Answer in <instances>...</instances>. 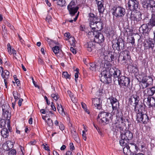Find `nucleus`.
Masks as SVG:
<instances>
[{"mask_svg": "<svg viewBox=\"0 0 155 155\" xmlns=\"http://www.w3.org/2000/svg\"><path fill=\"white\" fill-rule=\"evenodd\" d=\"M111 65H109L108 68H106L105 70L103 71L101 73V80L102 82L106 84L111 83L112 79L111 76H113L114 79H117L118 83L120 87L123 86L128 87L130 82V79L129 78L125 76H120V71L115 68H110L109 70V75L108 72L109 68Z\"/></svg>", "mask_w": 155, "mask_h": 155, "instance_id": "1", "label": "nucleus"}, {"mask_svg": "<svg viewBox=\"0 0 155 155\" xmlns=\"http://www.w3.org/2000/svg\"><path fill=\"white\" fill-rule=\"evenodd\" d=\"M116 128L120 133V140L119 142L121 146H125L129 143L130 140L132 138L133 134L130 131L125 130L124 127L121 126L118 122L115 124Z\"/></svg>", "mask_w": 155, "mask_h": 155, "instance_id": "2", "label": "nucleus"}, {"mask_svg": "<svg viewBox=\"0 0 155 155\" xmlns=\"http://www.w3.org/2000/svg\"><path fill=\"white\" fill-rule=\"evenodd\" d=\"M123 148L124 155H134V153L138 151L139 148L137 145L134 143H127Z\"/></svg>", "mask_w": 155, "mask_h": 155, "instance_id": "3", "label": "nucleus"}, {"mask_svg": "<svg viewBox=\"0 0 155 155\" xmlns=\"http://www.w3.org/2000/svg\"><path fill=\"white\" fill-rule=\"evenodd\" d=\"M142 7L146 10H150L152 12H155V1L153 0H141Z\"/></svg>", "mask_w": 155, "mask_h": 155, "instance_id": "4", "label": "nucleus"}, {"mask_svg": "<svg viewBox=\"0 0 155 155\" xmlns=\"http://www.w3.org/2000/svg\"><path fill=\"white\" fill-rule=\"evenodd\" d=\"M139 100L140 97L137 94L132 95L129 99L128 103L130 105H132L133 104H134V110L135 112L139 111V110L137 108Z\"/></svg>", "mask_w": 155, "mask_h": 155, "instance_id": "5", "label": "nucleus"}, {"mask_svg": "<svg viewBox=\"0 0 155 155\" xmlns=\"http://www.w3.org/2000/svg\"><path fill=\"white\" fill-rule=\"evenodd\" d=\"M107 102L110 103L114 112H118V109L119 108V103L118 101L113 97L111 96L107 99Z\"/></svg>", "mask_w": 155, "mask_h": 155, "instance_id": "6", "label": "nucleus"}, {"mask_svg": "<svg viewBox=\"0 0 155 155\" xmlns=\"http://www.w3.org/2000/svg\"><path fill=\"white\" fill-rule=\"evenodd\" d=\"M113 10V15L117 18L123 17L126 13L125 8L120 6L114 7Z\"/></svg>", "mask_w": 155, "mask_h": 155, "instance_id": "7", "label": "nucleus"}, {"mask_svg": "<svg viewBox=\"0 0 155 155\" xmlns=\"http://www.w3.org/2000/svg\"><path fill=\"white\" fill-rule=\"evenodd\" d=\"M110 116L111 115L109 113L102 111L99 114L97 120H101V123L107 124L109 121Z\"/></svg>", "mask_w": 155, "mask_h": 155, "instance_id": "8", "label": "nucleus"}, {"mask_svg": "<svg viewBox=\"0 0 155 155\" xmlns=\"http://www.w3.org/2000/svg\"><path fill=\"white\" fill-rule=\"evenodd\" d=\"M115 40L114 42H113L112 48L114 50H117L118 51H120L124 49V42L122 39H118L117 40L116 42Z\"/></svg>", "mask_w": 155, "mask_h": 155, "instance_id": "9", "label": "nucleus"}, {"mask_svg": "<svg viewBox=\"0 0 155 155\" xmlns=\"http://www.w3.org/2000/svg\"><path fill=\"white\" fill-rule=\"evenodd\" d=\"M128 8L130 11H137L139 8V3L137 0H128L127 2Z\"/></svg>", "mask_w": 155, "mask_h": 155, "instance_id": "10", "label": "nucleus"}, {"mask_svg": "<svg viewBox=\"0 0 155 155\" xmlns=\"http://www.w3.org/2000/svg\"><path fill=\"white\" fill-rule=\"evenodd\" d=\"M67 8L70 14L72 16L74 15L77 12L79 7L76 6L74 1H71L68 5Z\"/></svg>", "mask_w": 155, "mask_h": 155, "instance_id": "11", "label": "nucleus"}, {"mask_svg": "<svg viewBox=\"0 0 155 155\" xmlns=\"http://www.w3.org/2000/svg\"><path fill=\"white\" fill-rule=\"evenodd\" d=\"M130 52L127 51L121 52L119 56L118 60L121 61H124V63H126L127 61L130 60Z\"/></svg>", "mask_w": 155, "mask_h": 155, "instance_id": "12", "label": "nucleus"}, {"mask_svg": "<svg viewBox=\"0 0 155 155\" xmlns=\"http://www.w3.org/2000/svg\"><path fill=\"white\" fill-rule=\"evenodd\" d=\"M92 34L94 37V41L99 43H101L104 41V38L103 35L98 31H93Z\"/></svg>", "mask_w": 155, "mask_h": 155, "instance_id": "13", "label": "nucleus"}, {"mask_svg": "<svg viewBox=\"0 0 155 155\" xmlns=\"http://www.w3.org/2000/svg\"><path fill=\"white\" fill-rule=\"evenodd\" d=\"M10 111H4L2 112V117L5 119L7 121V127L8 128L9 131H11L12 128L10 127V120L11 117Z\"/></svg>", "mask_w": 155, "mask_h": 155, "instance_id": "14", "label": "nucleus"}, {"mask_svg": "<svg viewBox=\"0 0 155 155\" xmlns=\"http://www.w3.org/2000/svg\"><path fill=\"white\" fill-rule=\"evenodd\" d=\"M144 101L146 103L149 107H155V98L153 97H148L145 98Z\"/></svg>", "mask_w": 155, "mask_h": 155, "instance_id": "15", "label": "nucleus"}, {"mask_svg": "<svg viewBox=\"0 0 155 155\" xmlns=\"http://www.w3.org/2000/svg\"><path fill=\"white\" fill-rule=\"evenodd\" d=\"M155 92V87H153L151 88H147L144 91V97H151L153 96Z\"/></svg>", "mask_w": 155, "mask_h": 155, "instance_id": "16", "label": "nucleus"}, {"mask_svg": "<svg viewBox=\"0 0 155 155\" xmlns=\"http://www.w3.org/2000/svg\"><path fill=\"white\" fill-rule=\"evenodd\" d=\"M139 29L142 31V33L144 35L148 34L151 28L148 27L147 24H142Z\"/></svg>", "mask_w": 155, "mask_h": 155, "instance_id": "17", "label": "nucleus"}, {"mask_svg": "<svg viewBox=\"0 0 155 155\" xmlns=\"http://www.w3.org/2000/svg\"><path fill=\"white\" fill-rule=\"evenodd\" d=\"M96 4H97L98 9L100 13H103L104 11V1L103 0H95Z\"/></svg>", "mask_w": 155, "mask_h": 155, "instance_id": "18", "label": "nucleus"}, {"mask_svg": "<svg viewBox=\"0 0 155 155\" xmlns=\"http://www.w3.org/2000/svg\"><path fill=\"white\" fill-rule=\"evenodd\" d=\"M100 100V98H96L92 100V106L94 108L96 107L98 109H100L101 108Z\"/></svg>", "mask_w": 155, "mask_h": 155, "instance_id": "19", "label": "nucleus"}, {"mask_svg": "<svg viewBox=\"0 0 155 155\" xmlns=\"http://www.w3.org/2000/svg\"><path fill=\"white\" fill-rule=\"evenodd\" d=\"M9 131L10 132L8 128L7 129V127L2 129L1 131L2 136L4 138H8L9 135ZM11 131V130L10 132Z\"/></svg>", "mask_w": 155, "mask_h": 155, "instance_id": "20", "label": "nucleus"}, {"mask_svg": "<svg viewBox=\"0 0 155 155\" xmlns=\"http://www.w3.org/2000/svg\"><path fill=\"white\" fill-rule=\"evenodd\" d=\"M99 21H96V31H98L102 30L103 26V23L100 21L101 19L99 20Z\"/></svg>", "mask_w": 155, "mask_h": 155, "instance_id": "21", "label": "nucleus"}, {"mask_svg": "<svg viewBox=\"0 0 155 155\" xmlns=\"http://www.w3.org/2000/svg\"><path fill=\"white\" fill-rule=\"evenodd\" d=\"M95 43L92 41L88 42L87 45V50L91 52L94 47Z\"/></svg>", "mask_w": 155, "mask_h": 155, "instance_id": "22", "label": "nucleus"}, {"mask_svg": "<svg viewBox=\"0 0 155 155\" xmlns=\"http://www.w3.org/2000/svg\"><path fill=\"white\" fill-rule=\"evenodd\" d=\"M112 53V52H109L105 57V59L109 62L112 61L114 59V55Z\"/></svg>", "mask_w": 155, "mask_h": 155, "instance_id": "23", "label": "nucleus"}, {"mask_svg": "<svg viewBox=\"0 0 155 155\" xmlns=\"http://www.w3.org/2000/svg\"><path fill=\"white\" fill-rule=\"evenodd\" d=\"M148 24L152 27L155 26V14H152L151 19Z\"/></svg>", "mask_w": 155, "mask_h": 155, "instance_id": "24", "label": "nucleus"}, {"mask_svg": "<svg viewBox=\"0 0 155 155\" xmlns=\"http://www.w3.org/2000/svg\"><path fill=\"white\" fill-rule=\"evenodd\" d=\"M96 21H92V20H91L89 24L90 26V27L91 28L92 30H93L92 31H91V32H90V33H92L93 31H95L94 30L96 29Z\"/></svg>", "mask_w": 155, "mask_h": 155, "instance_id": "25", "label": "nucleus"}, {"mask_svg": "<svg viewBox=\"0 0 155 155\" xmlns=\"http://www.w3.org/2000/svg\"><path fill=\"white\" fill-rule=\"evenodd\" d=\"M9 74V72L6 70H5L4 71L3 70H2L1 76L3 78L8 79Z\"/></svg>", "mask_w": 155, "mask_h": 155, "instance_id": "26", "label": "nucleus"}, {"mask_svg": "<svg viewBox=\"0 0 155 155\" xmlns=\"http://www.w3.org/2000/svg\"><path fill=\"white\" fill-rule=\"evenodd\" d=\"M6 143L7 144V148L6 149V150L9 151L13 148V143L11 141L8 140L7 141Z\"/></svg>", "mask_w": 155, "mask_h": 155, "instance_id": "27", "label": "nucleus"}, {"mask_svg": "<svg viewBox=\"0 0 155 155\" xmlns=\"http://www.w3.org/2000/svg\"><path fill=\"white\" fill-rule=\"evenodd\" d=\"M140 112H137V120L139 122L142 123L143 112L142 111Z\"/></svg>", "mask_w": 155, "mask_h": 155, "instance_id": "28", "label": "nucleus"}, {"mask_svg": "<svg viewBox=\"0 0 155 155\" xmlns=\"http://www.w3.org/2000/svg\"><path fill=\"white\" fill-rule=\"evenodd\" d=\"M147 45L146 46V48L148 49H151L152 50L153 49L154 44L153 42L149 40L147 41Z\"/></svg>", "mask_w": 155, "mask_h": 155, "instance_id": "29", "label": "nucleus"}, {"mask_svg": "<svg viewBox=\"0 0 155 155\" xmlns=\"http://www.w3.org/2000/svg\"><path fill=\"white\" fill-rule=\"evenodd\" d=\"M90 69L93 71H95L96 70V68L98 67V65H97L95 63H91L89 64Z\"/></svg>", "mask_w": 155, "mask_h": 155, "instance_id": "30", "label": "nucleus"}, {"mask_svg": "<svg viewBox=\"0 0 155 155\" xmlns=\"http://www.w3.org/2000/svg\"><path fill=\"white\" fill-rule=\"evenodd\" d=\"M149 80L150 82L153 81V79L150 76H146L143 78L142 82L143 83H148V80Z\"/></svg>", "mask_w": 155, "mask_h": 155, "instance_id": "31", "label": "nucleus"}, {"mask_svg": "<svg viewBox=\"0 0 155 155\" xmlns=\"http://www.w3.org/2000/svg\"><path fill=\"white\" fill-rule=\"evenodd\" d=\"M2 111H10V108L9 106L7 104H3L2 106Z\"/></svg>", "mask_w": 155, "mask_h": 155, "instance_id": "32", "label": "nucleus"}, {"mask_svg": "<svg viewBox=\"0 0 155 155\" xmlns=\"http://www.w3.org/2000/svg\"><path fill=\"white\" fill-rule=\"evenodd\" d=\"M7 123L6 120H5L4 119H2L0 120V127L3 128H6V124Z\"/></svg>", "mask_w": 155, "mask_h": 155, "instance_id": "33", "label": "nucleus"}, {"mask_svg": "<svg viewBox=\"0 0 155 155\" xmlns=\"http://www.w3.org/2000/svg\"><path fill=\"white\" fill-rule=\"evenodd\" d=\"M13 94L15 100V101H16L18 99H20V94H18L17 91H13Z\"/></svg>", "mask_w": 155, "mask_h": 155, "instance_id": "34", "label": "nucleus"}, {"mask_svg": "<svg viewBox=\"0 0 155 155\" xmlns=\"http://www.w3.org/2000/svg\"><path fill=\"white\" fill-rule=\"evenodd\" d=\"M72 136L75 141H77L79 140L78 136V133L75 130H72L71 131Z\"/></svg>", "mask_w": 155, "mask_h": 155, "instance_id": "35", "label": "nucleus"}, {"mask_svg": "<svg viewBox=\"0 0 155 155\" xmlns=\"http://www.w3.org/2000/svg\"><path fill=\"white\" fill-rule=\"evenodd\" d=\"M142 115V123H145L147 122L148 121V117L146 114H143Z\"/></svg>", "mask_w": 155, "mask_h": 155, "instance_id": "36", "label": "nucleus"}, {"mask_svg": "<svg viewBox=\"0 0 155 155\" xmlns=\"http://www.w3.org/2000/svg\"><path fill=\"white\" fill-rule=\"evenodd\" d=\"M52 49L55 54H57L60 51L59 48L58 46H55L52 48Z\"/></svg>", "mask_w": 155, "mask_h": 155, "instance_id": "37", "label": "nucleus"}, {"mask_svg": "<svg viewBox=\"0 0 155 155\" xmlns=\"http://www.w3.org/2000/svg\"><path fill=\"white\" fill-rule=\"evenodd\" d=\"M60 108L58 110V111L59 113L61 114L62 116H64L65 115V113L64 112V109L62 107V106L60 104Z\"/></svg>", "mask_w": 155, "mask_h": 155, "instance_id": "38", "label": "nucleus"}, {"mask_svg": "<svg viewBox=\"0 0 155 155\" xmlns=\"http://www.w3.org/2000/svg\"><path fill=\"white\" fill-rule=\"evenodd\" d=\"M133 21H136V22H134V23L136 24H138V22H139L140 23H141L142 21V18L141 17H139V18H137V16L134 17L133 18Z\"/></svg>", "mask_w": 155, "mask_h": 155, "instance_id": "39", "label": "nucleus"}, {"mask_svg": "<svg viewBox=\"0 0 155 155\" xmlns=\"http://www.w3.org/2000/svg\"><path fill=\"white\" fill-rule=\"evenodd\" d=\"M70 35H70V33L69 32H68L64 34V36L65 37L67 38H66L67 40V39H68L69 38L70 39H71L72 40L73 42H74V38L73 37H69L70 36Z\"/></svg>", "mask_w": 155, "mask_h": 155, "instance_id": "40", "label": "nucleus"}, {"mask_svg": "<svg viewBox=\"0 0 155 155\" xmlns=\"http://www.w3.org/2000/svg\"><path fill=\"white\" fill-rule=\"evenodd\" d=\"M66 2L65 0H58L57 4L58 5L62 7L66 5Z\"/></svg>", "mask_w": 155, "mask_h": 155, "instance_id": "41", "label": "nucleus"}, {"mask_svg": "<svg viewBox=\"0 0 155 155\" xmlns=\"http://www.w3.org/2000/svg\"><path fill=\"white\" fill-rule=\"evenodd\" d=\"M17 152L16 150L15 149H11L8 152V155H16Z\"/></svg>", "mask_w": 155, "mask_h": 155, "instance_id": "42", "label": "nucleus"}, {"mask_svg": "<svg viewBox=\"0 0 155 155\" xmlns=\"http://www.w3.org/2000/svg\"><path fill=\"white\" fill-rule=\"evenodd\" d=\"M51 96L56 101L58 100L59 98V95L58 94L56 93L52 94L51 95Z\"/></svg>", "mask_w": 155, "mask_h": 155, "instance_id": "43", "label": "nucleus"}, {"mask_svg": "<svg viewBox=\"0 0 155 155\" xmlns=\"http://www.w3.org/2000/svg\"><path fill=\"white\" fill-rule=\"evenodd\" d=\"M79 70L77 68L75 71L76 72V73H75L74 77H75V81L76 82L77 81V78L78 77V73H79Z\"/></svg>", "mask_w": 155, "mask_h": 155, "instance_id": "44", "label": "nucleus"}, {"mask_svg": "<svg viewBox=\"0 0 155 155\" xmlns=\"http://www.w3.org/2000/svg\"><path fill=\"white\" fill-rule=\"evenodd\" d=\"M81 104L82 108L84 110L87 112L88 114L90 113V112L87 111L86 109V105L83 103H81Z\"/></svg>", "mask_w": 155, "mask_h": 155, "instance_id": "45", "label": "nucleus"}, {"mask_svg": "<svg viewBox=\"0 0 155 155\" xmlns=\"http://www.w3.org/2000/svg\"><path fill=\"white\" fill-rule=\"evenodd\" d=\"M62 75L64 76L66 78H70V77L69 75L67 72H63Z\"/></svg>", "mask_w": 155, "mask_h": 155, "instance_id": "46", "label": "nucleus"}, {"mask_svg": "<svg viewBox=\"0 0 155 155\" xmlns=\"http://www.w3.org/2000/svg\"><path fill=\"white\" fill-rule=\"evenodd\" d=\"M144 108L143 106V105L142 104H141L140 105L138 104V108H137V109L139 110V111H137L136 112V113H137L138 112H140V110H141V111H142V110H144Z\"/></svg>", "mask_w": 155, "mask_h": 155, "instance_id": "47", "label": "nucleus"}, {"mask_svg": "<svg viewBox=\"0 0 155 155\" xmlns=\"http://www.w3.org/2000/svg\"><path fill=\"white\" fill-rule=\"evenodd\" d=\"M7 46H8V52L10 54H12V51L11 50V49H12L9 43L8 44Z\"/></svg>", "mask_w": 155, "mask_h": 155, "instance_id": "48", "label": "nucleus"}, {"mask_svg": "<svg viewBox=\"0 0 155 155\" xmlns=\"http://www.w3.org/2000/svg\"><path fill=\"white\" fill-rule=\"evenodd\" d=\"M48 124L49 126H51L53 125L52 121L50 118H48L47 121Z\"/></svg>", "mask_w": 155, "mask_h": 155, "instance_id": "49", "label": "nucleus"}, {"mask_svg": "<svg viewBox=\"0 0 155 155\" xmlns=\"http://www.w3.org/2000/svg\"><path fill=\"white\" fill-rule=\"evenodd\" d=\"M51 17L49 15H48L46 18V21H48V22H50L51 21Z\"/></svg>", "mask_w": 155, "mask_h": 155, "instance_id": "50", "label": "nucleus"}, {"mask_svg": "<svg viewBox=\"0 0 155 155\" xmlns=\"http://www.w3.org/2000/svg\"><path fill=\"white\" fill-rule=\"evenodd\" d=\"M68 93L69 94V96L71 98V100L73 101L74 100H73V94L70 91H68Z\"/></svg>", "mask_w": 155, "mask_h": 155, "instance_id": "51", "label": "nucleus"}, {"mask_svg": "<svg viewBox=\"0 0 155 155\" xmlns=\"http://www.w3.org/2000/svg\"><path fill=\"white\" fill-rule=\"evenodd\" d=\"M143 84H142V88L144 89L148 86L149 84L148 83H143Z\"/></svg>", "mask_w": 155, "mask_h": 155, "instance_id": "52", "label": "nucleus"}, {"mask_svg": "<svg viewBox=\"0 0 155 155\" xmlns=\"http://www.w3.org/2000/svg\"><path fill=\"white\" fill-rule=\"evenodd\" d=\"M90 20H92V21H98V20H99L98 18V17L96 15L94 16V17L93 19H91Z\"/></svg>", "mask_w": 155, "mask_h": 155, "instance_id": "53", "label": "nucleus"}, {"mask_svg": "<svg viewBox=\"0 0 155 155\" xmlns=\"http://www.w3.org/2000/svg\"><path fill=\"white\" fill-rule=\"evenodd\" d=\"M130 41L129 42L133 44L135 43V39L133 37H132L130 38Z\"/></svg>", "mask_w": 155, "mask_h": 155, "instance_id": "54", "label": "nucleus"}, {"mask_svg": "<svg viewBox=\"0 0 155 155\" xmlns=\"http://www.w3.org/2000/svg\"><path fill=\"white\" fill-rule=\"evenodd\" d=\"M70 50L74 54H75L76 53V51L75 49L74 48H73L71 47L70 48Z\"/></svg>", "mask_w": 155, "mask_h": 155, "instance_id": "55", "label": "nucleus"}, {"mask_svg": "<svg viewBox=\"0 0 155 155\" xmlns=\"http://www.w3.org/2000/svg\"><path fill=\"white\" fill-rule=\"evenodd\" d=\"M70 149L71 150H74V146L73 144L72 143H71L70 144Z\"/></svg>", "mask_w": 155, "mask_h": 155, "instance_id": "56", "label": "nucleus"}, {"mask_svg": "<svg viewBox=\"0 0 155 155\" xmlns=\"http://www.w3.org/2000/svg\"><path fill=\"white\" fill-rule=\"evenodd\" d=\"M5 24L7 25L8 26L10 27L11 28H12L13 27V26L11 25L9 22H8L7 21H6L5 22Z\"/></svg>", "mask_w": 155, "mask_h": 155, "instance_id": "57", "label": "nucleus"}, {"mask_svg": "<svg viewBox=\"0 0 155 155\" xmlns=\"http://www.w3.org/2000/svg\"><path fill=\"white\" fill-rule=\"evenodd\" d=\"M51 109H52L53 110L55 111L56 110V108L54 106V104H53V102H51Z\"/></svg>", "mask_w": 155, "mask_h": 155, "instance_id": "58", "label": "nucleus"}, {"mask_svg": "<svg viewBox=\"0 0 155 155\" xmlns=\"http://www.w3.org/2000/svg\"><path fill=\"white\" fill-rule=\"evenodd\" d=\"M2 28L3 32L6 33L7 31V29L4 25H3L2 26Z\"/></svg>", "mask_w": 155, "mask_h": 155, "instance_id": "59", "label": "nucleus"}, {"mask_svg": "<svg viewBox=\"0 0 155 155\" xmlns=\"http://www.w3.org/2000/svg\"><path fill=\"white\" fill-rule=\"evenodd\" d=\"M42 146H44V148L45 150L48 151L50 150L49 149V147L48 146L46 147L44 144H43Z\"/></svg>", "mask_w": 155, "mask_h": 155, "instance_id": "60", "label": "nucleus"}, {"mask_svg": "<svg viewBox=\"0 0 155 155\" xmlns=\"http://www.w3.org/2000/svg\"><path fill=\"white\" fill-rule=\"evenodd\" d=\"M23 101V99H22V98L19 99V100L18 101V104L19 106H21V103H22V102Z\"/></svg>", "mask_w": 155, "mask_h": 155, "instance_id": "61", "label": "nucleus"}, {"mask_svg": "<svg viewBox=\"0 0 155 155\" xmlns=\"http://www.w3.org/2000/svg\"><path fill=\"white\" fill-rule=\"evenodd\" d=\"M94 15L93 13H90L89 14V16L90 18H91L92 19H93L94 17Z\"/></svg>", "mask_w": 155, "mask_h": 155, "instance_id": "62", "label": "nucleus"}, {"mask_svg": "<svg viewBox=\"0 0 155 155\" xmlns=\"http://www.w3.org/2000/svg\"><path fill=\"white\" fill-rule=\"evenodd\" d=\"M59 128L60 130H62L64 129V125L62 124H61L59 126Z\"/></svg>", "mask_w": 155, "mask_h": 155, "instance_id": "63", "label": "nucleus"}, {"mask_svg": "<svg viewBox=\"0 0 155 155\" xmlns=\"http://www.w3.org/2000/svg\"><path fill=\"white\" fill-rule=\"evenodd\" d=\"M66 155H72V152L70 151H67Z\"/></svg>", "mask_w": 155, "mask_h": 155, "instance_id": "64", "label": "nucleus"}]
</instances>
